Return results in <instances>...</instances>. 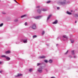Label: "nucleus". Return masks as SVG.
<instances>
[{"label":"nucleus","instance_id":"nucleus-14","mask_svg":"<svg viewBox=\"0 0 78 78\" xmlns=\"http://www.w3.org/2000/svg\"><path fill=\"white\" fill-rule=\"evenodd\" d=\"M41 11L44 12V11H46L47 9H41Z\"/></svg>","mask_w":78,"mask_h":78},{"label":"nucleus","instance_id":"nucleus-43","mask_svg":"<svg viewBox=\"0 0 78 78\" xmlns=\"http://www.w3.org/2000/svg\"><path fill=\"white\" fill-rule=\"evenodd\" d=\"M71 12H72V11H71Z\"/></svg>","mask_w":78,"mask_h":78},{"label":"nucleus","instance_id":"nucleus-29","mask_svg":"<svg viewBox=\"0 0 78 78\" xmlns=\"http://www.w3.org/2000/svg\"><path fill=\"white\" fill-rule=\"evenodd\" d=\"M69 51H66V53H65V55H67V54L68 53V52Z\"/></svg>","mask_w":78,"mask_h":78},{"label":"nucleus","instance_id":"nucleus-19","mask_svg":"<svg viewBox=\"0 0 78 78\" xmlns=\"http://www.w3.org/2000/svg\"><path fill=\"white\" fill-rule=\"evenodd\" d=\"M44 62H46V63L48 62V61H47V60H44Z\"/></svg>","mask_w":78,"mask_h":78},{"label":"nucleus","instance_id":"nucleus-38","mask_svg":"<svg viewBox=\"0 0 78 78\" xmlns=\"http://www.w3.org/2000/svg\"><path fill=\"white\" fill-rule=\"evenodd\" d=\"M51 78H55L54 77H52Z\"/></svg>","mask_w":78,"mask_h":78},{"label":"nucleus","instance_id":"nucleus-7","mask_svg":"<svg viewBox=\"0 0 78 78\" xmlns=\"http://www.w3.org/2000/svg\"><path fill=\"white\" fill-rule=\"evenodd\" d=\"M5 58L7 59V61H9L10 59V58L8 56H6Z\"/></svg>","mask_w":78,"mask_h":78},{"label":"nucleus","instance_id":"nucleus-25","mask_svg":"<svg viewBox=\"0 0 78 78\" xmlns=\"http://www.w3.org/2000/svg\"><path fill=\"white\" fill-rule=\"evenodd\" d=\"M32 70H33L32 69H30L29 71H30V72H31V71H32Z\"/></svg>","mask_w":78,"mask_h":78},{"label":"nucleus","instance_id":"nucleus-10","mask_svg":"<svg viewBox=\"0 0 78 78\" xmlns=\"http://www.w3.org/2000/svg\"><path fill=\"white\" fill-rule=\"evenodd\" d=\"M71 53L73 55H75V53H74V51L73 50L71 51Z\"/></svg>","mask_w":78,"mask_h":78},{"label":"nucleus","instance_id":"nucleus-30","mask_svg":"<svg viewBox=\"0 0 78 78\" xmlns=\"http://www.w3.org/2000/svg\"><path fill=\"white\" fill-rule=\"evenodd\" d=\"M51 1H48V2H47V3H50Z\"/></svg>","mask_w":78,"mask_h":78},{"label":"nucleus","instance_id":"nucleus-31","mask_svg":"<svg viewBox=\"0 0 78 78\" xmlns=\"http://www.w3.org/2000/svg\"><path fill=\"white\" fill-rule=\"evenodd\" d=\"M27 41L26 40H24L23 41V42L25 43V42H26Z\"/></svg>","mask_w":78,"mask_h":78},{"label":"nucleus","instance_id":"nucleus-5","mask_svg":"<svg viewBox=\"0 0 78 78\" xmlns=\"http://www.w3.org/2000/svg\"><path fill=\"white\" fill-rule=\"evenodd\" d=\"M41 16H35L34 17V18L35 19H39L40 18H41Z\"/></svg>","mask_w":78,"mask_h":78},{"label":"nucleus","instance_id":"nucleus-26","mask_svg":"<svg viewBox=\"0 0 78 78\" xmlns=\"http://www.w3.org/2000/svg\"><path fill=\"white\" fill-rule=\"evenodd\" d=\"M2 13L3 14H5L6 13V12H3Z\"/></svg>","mask_w":78,"mask_h":78},{"label":"nucleus","instance_id":"nucleus-42","mask_svg":"<svg viewBox=\"0 0 78 78\" xmlns=\"http://www.w3.org/2000/svg\"><path fill=\"white\" fill-rule=\"evenodd\" d=\"M77 23V21H75V23Z\"/></svg>","mask_w":78,"mask_h":78},{"label":"nucleus","instance_id":"nucleus-12","mask_svg":"<svg viewBox=\"0 0 78 78\" xmlns=\"http://www.w3.org/2000/svg\"><path fill=\"white\" fill-rule=\"evenodd\" d=\"M27 16V15L26 14V15L22 16H21V18H23V17H24L26 16Z\"/></svg>","mask_w":78,"mask_h":78},{"label":"nucleus","instance_id":"nucleus-28","mask_svg":"<svg viewBox=\"0 0 78 78\" xmlns=\"http://www.w3.org/2000/svg\"><path fill=\"white\" fill-rule=\"evenodd\" d=\"M74 42V41L73 40H71V43H73Z\"/></svg>","mask_w":78,"mask_h":78},{"label":"nucleus","instance_id":"nucleus-6","mask_svg":"<svg viewBox=\"0 0 78 78\" xmlns=\"http://www.w3.org/2000/svg\"><path fill=\"white\" fill-rule=\"evenodd\" d=\"M58 23V20H55V22L52 23V24H57Z\"/></svg>","mask_w":78,"mask_h":78},{"label":"nucleus","instance_id":"nucleus-18","mask_svg":"<svg viewBox=\"0 0 78 78\" xmlns=\"http://www.w3.org/2000/svg\"><path fill=\"white\" fill-rule=\"evenodd\" d=\"M63 37H64V38H66V39H67L68 38V37L66 36H63Z\"/></svg>","mask_w":78,"mask_h":78},{"label":"nucleus","instance_id":"nucleus-1","mask_svg":"<svg viewBox=\"0 0 78 78\" xmlns=\"http://www.w3.org/2000/svg\"><path fill=\"white\" fill-rule=\"evenodd\" d=\"M66 0H64L63 2H60V4L62 5H64L66 4Z\"/></svg>","mask_w":78,"mask_h":78},{"label":"nucleus","instance_id":"nucleus-35","mask_svg":"<svg viewBox=\"0 0 78 78\" xmlns=\"http://www.w3.org/2000/svg\"><path fill=\"white\" fill-rule=\"evenodd\" d=\"M2 71H0V73H2Z\"/></svg>","mask_w":78,"mask_h":78},{"label":"nucleus","instance_id":"nucleus-41","mask_svg":"<svg viewBox=\"0 0 78 78\" xmlns=\"http://www.w3.org/2000/svg\"><path fill=\"white\" fill-rule=\"evenodd\" d=\"M2 62H0V64H2Z\"/></svg>","mask_w":78,"mask_h":78},{"label":"nucleus","instance_id":"nucleus-9","mask_svg":"<svg viewBox=\"0 0 78 78\" xmlns=\"http://www.w3.org/2000/svg\"><path fill=\"white\" fill-rule=\"evenodd\" d=\"M22 76V75L21 74H19L17 76H15L16 77H20V76Z\"/></svg>","mask_w":78,"mask_h":78},{"label":"nucleus","instance_id":"nucleus-2","mask_svg":"<svg viewBox=\"0 0 78 78\" xmlns=\"http://www.w3.org/2000/svg\"><path fill=\"white\" fill-rule=\"evenodd\" d=\"M32 28L34 29H35L37 28L36 26L35 25V24H33L32 26Z\"/></svg>","mask_w":78,"mask_h":78},{"label":"nucleus","instance_id":"nucleus-20","mask_svg":"<svg viewBox=\"0 0 78 78\" xmlns=\"http://www.w3.org/2000/svg\"><path fill=\"white\" fill-rule=\"evenodd\" d=\"M75 16L76 17H78V14H76V15H75Z\"/></svg>","mask_w":78,"mask_h":78},{"label":"nucleus","instance_id":"nucleus-24","mask_svg":"<svg viewBox=\"0 0 78 78\" xmlns=\"http://www.w3.org/2000/svg\"><path fill=\"white\" fill-rule=\"evenodd\" d=\"M45 34V32L43 31L42 32V35H44Z\"/></svg>","mask_w":78,"mask_h":78},{"label":"nucleus","instance_id":"nucleus-23","mask_svg":"<svg viewBox=\"0 0 78 78\" xmlns=\"http://www.w3.org/2000/svg\"><path fill=\"white\" fill-rule=\"evenodd\" d=\"M41 64L40 63H38L37 66H40V65H41Z\"/></svg>","mask_w":78,"mask_h":78},{"label":"nucleus","instance_id":"nucleus-40","mask_svg":"<svg viewBox=\"0 0 78 78\" xmlns=\"http://www.w3.org/2000/svg\"><path fill=\"white\" fill-rule=\"evenodd\" d=\"M69 58H72V56H69Z\"/></svg>","mask_w":78,"mask_h":78},{"label":"nucleus","instance_id":"nucleus-8","mask_svg":"<svg viewBox=\"0 0 78 78\" xmlns=\"http://www.w3.org/2000/svg\"><path fill=\"white\" fill-rule=\"evenodd\" d=\"M10 53V51L9 50V51H6L5 52V53L6 54H8L9 53Z\"/></svg>","mask_w":78,"mask_h":78},{"label":"nucleus","instance_id":"nucleus-39","mask_svg":"<svg viewBox=\"0 0 78 78\" xmlns=\"http://www.w3.org/2000/svg\"><path fill=\"white\" fill-rule=\"evenodd\" d=\"M14 1H15L17 3H18V2L16 1V0H14Z\"/></svg>","mask_w":78,"mask_h":78},{"label":"nucleus","instance_id":"nucleus-3","mask_svg":"<svg viewBox=\"0 0 78 78\" xmlns=\"http://www.w3.org/2000/svg\"><path fill=\"white\" fill-rule=\"evenodd\" d=\"M38 71L40 73H41L42 72V68H40L38 69Z\"/></svg>","mask_w":78,"mask_h":78},{"label":"nucleus","instance_id":"nucleus-34","mask_svg":"<svg viewBox=\"0 0 78 78\" xmlns=\"http://www.w3.org/2000/svg\"><path fill=\"white\" fill-rule=\"evenodd\" d=\"M73 58H76V56H74Z\"/></svg>","mask_w":78,"mask_h":78},{"label":"nucleus","instance_id":"nucleus-22","mask_svg":"<svg viewBox=\"0 0 78 78\" xmlns=\"http://www.w3.org/2000/svg\"><path fill=\"white\" fill-rule=\"evenodd\" d=\"M37 37V36H36V35H34V36H33V38H34L35 37Z\"/></svg>","mask_w":78,"mask_h":78},{"label":"nucleus","instance_id":"nucleus-36","mask_svg":"<svg viewBox=\"0 0 78 78\" xmlns=\"http://www.w3.org/2000/svg\"><path fill=\"white\" fill-rule=\"evenodd\" d=\"M25 25H27V22H26L25 23Z\"/></svg>","mask_w":78,"mask_h":78},{"label":"nucleus","instance_id":"nucleus-27","mask_svg":"<svg viewBox=\"0 0 78 78\" xmlns=\"http://www.w3.org/2000/svg\"><path fill=\"white\" fill-rule=\"evenodd\" d=\"M18 21V20L17 19H16L15 20V21L16 22H17Z\"/></svg>","mask_w":78,"mask_h":78},{"label":"nucleus","instance_id":"nucleus-32","mask_svg":"<svg viewBox=\"0 0 78 78\" xmlns=\"http://www.w3.org/2000/svg\"><path fill=\"white\" fill-rule=\"evenodd\" d=\"M40 6H37V7H36V8H40Z\"/></svg>","mask_w":78,"mask_h":78},{"label":"nucleus","instance_id":"nucleus-17","mask_svg":"<svg viewBox=\"0 0 78 78\" xmlns=\"http://www.w3.org/2000/svg\"><path fill=\"white\" fill-rule=\"evenodd\" d=\"M51 15H50L49 16H48V20L51 17Z\"/></svg>","mask_w":78,"mask_h":78},{"label":"nucleus","instance_id":"nucleus-4","mask_svg":"<svg viewBox=\"0 0 78 78\" xmlns=\"http://www.w3.org/2000/svg\"><path fill=\"white\" fill-rule=\"evenodd\" d=\"M45 58V56H42L39 57V59H43L44 58Z\"/></svg>","mask_w":78,"mask_h":78},{"label":"nucleus","instance_id":"nucleus-33","mask_svg":"<svg viewBox=\"0 0 78 78\" xmlns=\"http://www.w3.org/2000/svg\"><path fill=\"white\" fill-rule=\"evenodd\" d=\"M44 70L46 71V72H48V70L47 69H45Z\"/></svg>","mask_w":78,"mask_h":78},{"label":"nucleus","instance_id":"nucleus-16","mask_svg":"<svg viewBox=\"0 0 78 78\" xmlns=\"http://www.w3.org/2000/svg\"><path fill=\"white\" fill-rule=\"evenodd\" d=\"M6 56L5 55H3L2 56V58H6Z\"/></svg>","mask_w":78,"mask_h":78},{"label":"nucleus","instance_id":"nucleus-11","mask_svg":"<svg viewBox=\"0 0 78 78\" xmlns=\"http://www.w3.org/2000/svg\"><path fill=\"white\" fill-rule=\"evenodd\" d=\"M37 11L38 13H41V11L40 9H39Z\"/></svg>","mask_w":78,"mask_h":78},{"label":"nucleus","instance_id":"nucleus-15","mask_svg":"<svg viewBox=\"0 0 78 78\" xmlns=\"http://www.w3.org/2000/svg\"><path fill=\"white\" fill-rule=\"evenodd\" d=\"M67 13L69 14V15H71L72 14V13L70 12H69L68 11L67 12Z\"/></svg>","mask_w":78,"mask_h":78},{"label":"nucleus","instance_id":"nucleus-13","mask_svg":"<svg viewBox=\"0 0 78 78\" xmlns=\"http://www.w3.org/2000/svg\"><path fill=\"white\" fill-rule=\"evenodd\" d=\"M52 62L53 61L51 59H50L49 60V63H52Z\"/></svg>","mask_w":78,"mask_h":78},{"label":"nucleus","instance_id":"nucleus-37","mask_svg":"<svg viewBox=\"0 0 78 78\" xmlns=\"http://www.w3.org/2000/svg\"><path fill=\"white\" fill-rule=\"evenodd\" d=\"M57 9H59V7H58Z\"/></svg>","mask_w":78,"mask_h":78},{"label":"nucleus","instance_id":"nucleus-21","mask_svg":"<svg viewBox=\"0 0 78 78\" xmlns=\"http://www.w3.org/2000/svg\"><path fill=\"white\" fill-rule=\"evenodd\" d=\"M3 25V23H1L0 25V27H2Z\"/></svg>","mask_w":78,"mask_h":78}]
</instances>
